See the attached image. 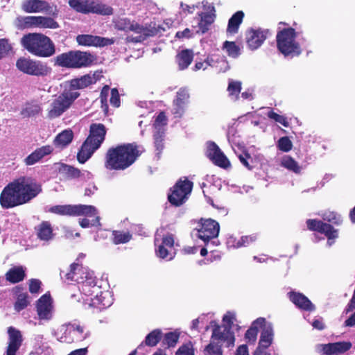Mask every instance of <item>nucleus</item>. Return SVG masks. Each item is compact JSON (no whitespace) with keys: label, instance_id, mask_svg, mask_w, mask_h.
<instances>
[{"label":"nucleus","instance_id":"8fccbe9b","mask_svg":"<svg viewBox=\"0 0 355 355\" xmlns=\"http://www.w3.org/2000/svg\"><path fill=\"white\" fill-rule=\"evenodd\" d=\"M60 172L65 175L69 178H78L80 177V171L71 166L62 164L60 168Z\"/></svg>","mask_w":355,"mask_h":355},{"label":"nucleus","instance_id":"0eeeda50","mask_svg":"<svg viewBox=\"0 0 355 355\" xmlns=\"http://www.w3.org/2000/svg\"><path fill=\"white\" fill-rule=\"evenodd\" d=\"M114 26L116 29L123 31H132L137 36H128L127 41L131 42H141L148 37L154 35L157 31L155 28H150L147 26H143L135 21H131L126 17H116L113 20Z\"/></svg>","mask_w":355,"mask_h":355},{"label":"nucleus","instance_id":"4468645a","mask_svg":"<svg viewBox=\"0 0 355 355\" xmlns=\"http://www.w3.org/2000/svg\"><path fill=\"white\" fill-rule=\"evenodd\" d=\"M49 211L62 216H92L96 214V208L92 205H55L49 209Z\"/></svg>","mask_w":355,"mask_h":355},{"label":"nucleus","instance_id":"a878e982","mask_svg":"<svg viewBox=\"0 0 355 355\" xmlns=\"http://www.w3.org/2000/svg\"><path fill=\"white\" fill-rule=\"evenodd\" d=\"M261 330L260 339L257 349L266 351L273 340V327L272 324L265 319V324Z\"/></svg>","mask_w":355,"mask_h":355},{"label":"nucleus","instance_id":"ea45409f","mask_svg":"<svg viewBox=\"0 0 355 355\" xmlns=\"http://www.w3.org/2000/svg\"><path fill=\"white\" fill-rule=\"evenodd\" d=\"M42 110L40 103L37 102H31L26 103L21 111V114L24 117L34 116Z\"/></svg>","mask_w":355,"mask_h":355},{"label":"nucleus","instance_id":"0e129e2a","mask_svg":"<svg viewBox=\"0 0 355 355\" xmlns=\"http://www.w3.org/2000/svg\"><path fill=\"white\" fill-rule=\"evenodd\" d=\"M110 88L108 86H105L101 93V100L102 103V108L105 112L107 110V97L109 94Z\"/></svg>","mask_w":355,"mask_h":355},{"label":"nucleus","instance_id":"39448f33","mask_svg":"<svg viewBox=\"0 0 355 355\" xmlns=\"http://www.w3.org/2000/svg\"><path fill=\"white\" fill-rule=\"evenodd\" d=\"M22 46L31 53L39 57H50L55 53L51 39L41 33H29L21 38Z\"/></svg>","mask_w":355,"mask_h":355},{"label":"nucleus","instance_id":"3c124183","mask_svg":"<svg viewBox=\"0 0 355 355\" xmlns=\"http://www.w3.org/2000/svg\"><path fill=\"white\" fill-rule=\"evenodd\" d=\"M167 124V118L164 112H160L155 119L154 128L155 130V132H158L159 134L163 131L164 133V127Z\"/></svg>","mask_w":355,"mask_h":355},{"label":"nucleus","instance_id":"bb28decb","mask_svg":"<svg viewBox=\"0 0 355 355\" xmlns=\"http://www.w3.org/2000/svg\"><path fill=\"white\" fill-rule=\"evenodd\" d=\"M282 25H286L284 22H279L277 27L276 36L277 46L279 52L284 56L288 55V28H282Z\"/></svg>","mask_w":355,"mask_h":355},{"label":"nucleus","instance_id":"b1692460","mask_svg":"<svg viewBox=\"0 0 355 355\" xmlns=\"http://www.w3.org/2000/svg\"><path fill=\"white\" fill-rule=\"evenodd\" d=\"M207 157L217 166L227 168L230 166V162L225 155L221 152L218 146L214 142L207 143Z\"/></svg>","mask_w":355,"mask_h":355},{"label":"nucleus","instance_id":"2eb2a0df","mask_svg":"<svg viewBox=\"0 0 355 355\" xmlns=\"http://www.w3.org/2000/svg\"><path fill=\"white\" fill-rule=\"evenodd\" d=\"M193 183L188 180H180L168 195L169 202L175 206L184 203L191 192Z\"/></svg>","mask_w":355,"mask_h":355},{"label":"nucleus","instance_id":"7c9ffc66","mask_svg":"<svg viewBox=\"0 0 355 355\" xmlns=\"http://www.w3.org/2000/svg\"><path fill=\"white\" fill-rule=\"evenodd\" d=\"M53 150L51 146L46 145L35 149L32 153L28 155L24 160L26 166L33 165L40 162L45 156L50 155Z\"/></svg>","mask_w":355,"mask_h":355},{"label":"nucleus","instance_id":"a211bd4d","mask_svg":"<svg viewBox=\"0 0 355 355\" xmlns=\"http://www.w3.org/2000/svg\"><path fill=\"white\" fill-rule=\"evenodd\" d=\"M36 312L40 320L48 322L52 320L54 314V306L53 300L49 294L46 293L37 300Z\"/></svg>","mask_w":355,"mask_h":355},{"label":"nucleus","instance_id":"09e8293b","mask_svg":"<svg viewBox=\"0 0 355 355\" xmlns=\"http://www.w3.org/2000/svg\"><path fill=\"white\" fill-rule=\"evenodd\" d=\"M196 25H194V24L192 25V28H187L182 31L177 32L175 34V37L179 39H184V38L189 39V38L193 37L195 34H199V33L202 34L201 32L197 31L198 29V22H196Z\"/></svg>","mask_w":355,"mask_h":355},{"label":"nucleus","instance_id":"aec40b11","mask_svg":"<svg viewBox=\"0 0 355 355\" xmlns=\"http://www.w3.org/2000/svg\"><path fill=\"white\" fill-rule=\"evenodd\" d=\"M211 339L226 347H233L235 342L234 333L227 327L215 324L212 331Z\"/></svg>","mask_w":355,"mask_h":355},{"label":"nucleus","instance_id":"393cba45","mask_svg":"<svg viewBox=\"0 0 355 355\" xmlns=\"http://www.w3.org/2000/svg\"><path fill=\"white\" fill-rule=\"evenodd\" d=\"M79 45L87 46H105L114 43L113 39L94 36L92 35H79L76 37Z\"/></svg>","mask_w":355,"mask_h":355},{"label":"nucleus","instance_id":"f8f14e48","mask_svg":"<svg viewBox=\"0 0 355 355\" xmlns=\"http://www.w3.org/2000/svg\"><path fill=\"white\" fill-rule=\"evenodd\" d=\"M69 6L78 12L83 13H97L101 15H111L112 9L104 4L96 2L94 0H69Z\"/></svg>","mask_w":355,"mask_h":355},{"label":"nucleus","instance_id":"680f3d73","mask_svg":"<svg viewBox=\"0 0 355 355\" xmlns=\"http://www.w3.org/2000/svg\"><path fill=\"white\" fill-rule=\"evenodd\" d=\"M267 115L268 118H270V119L283 125L285 127L288 126V122L286 121V119L283 116L279 115L272 111H268Z\"/></svg>","mask_w":355,"mask_h":355},{"label":"nucleus","instance_id":"37998d69","mask_svg":"<svg viewBox=\"0 0 355 355\" xmlns=\"http://www.w3.org/2000/svg\"><path fill=\"white\" fill-rule=\"evenodd\" d=\"M212 58L214 64H211V67L216 69L217 72H225L230 69L227 61L223 57L212 55Z\"/></svg>","mask_w":355,"mask_h":355},{"label":"nucleus","instance_id":"9d476101","mask_svg":"<svg viewBox=\"0 0 355 355\" xmlns=\"http://www.w3.org/2000/svg\"><path fill=\"white\" fill-rule=\"evenodd\" d=\"M220 226L218 222L212 219H201L197 229L196 236L202 240L208 248L218 245L215 239L218 235Z\"/></svg>","mask_w":355,"mask_h":355},{"label":"nucleus","instance_id":"338daca9","mask_svg":"<svg viewBox=\"0 0 355 355\" xmlns=\"http://www.w3.org/2000/svg\"><path fill=\"white\" fill-rule=\"evenodd\" d=\"M176 355H194L193 349L191 344H186L178 350Z\"/></svg>","mask_w":355,"mask_h":355},{"label":"nucleus","instance_id":"423d86ee","mask_svg":"<svg viewBox=\"0 0 355 355\" xmlns=\"http://www.w3.org/2000/svg\"><path fill=\"white\" fill-rule=\"evenodd\" d=\"M52 335L61 343H71L85 340L89 336V332L79 322H71L53 329Z\"/></svg>","mask_w":355,"mask_h":355},{"label":"nucleus","instance_id":"6e6d98bb","mask_svg":"<svg viewBox=\"0 0 355 355\" xmlns=\"http://www.w3.org/2000/svg\"><path fill=\"white\" fill-rule=\"evenodd\" d=\"M179 338V334L176 332H168L165 334L163 344L168 347H174Z\"/></svg>","mask_w":355,"mask_h":355},{"label":"nucleus","instance_id":"9b49d317","mask_svg":"<svg viewBox=\"0 0 355 355\" xmlns=\"http://www.w3.org/2000/svg\"><path fill=\"white\" fill-rule=\"evenodd\" d=\"M155 245L156 246V254L158 257L167 261L172 260L175 257L173 251L174 239L173 235H162V232L158 230L156 232L155 238Z\"/></svg>","mask_w":355,"mask_h":355},{"label":"nucleus","instance_id":"864d4df0","mask_svg":"<svg viewBox=\"0 0 355 355\" xmlns=\"http://www.w3.org/2000/svg\"><path fill=\"white\" fill-rule=\"evenodd\" d=\"M223 48L226 50L228 55L230 57L236 58L240 54V49L234 42H225Z\"/></svg>","mask_w":355,"mask_h":355},{"label":"nucleus","instance_id":"c9c22d12","mask_svg":"<svg viewBox=\"0 0 355 355\" xmlns=\"http://www.w3.org/2000/svg\"><path fill=\"white\" fill-rule=\"evenodd\" d=\"M244 13L242 11H237L229 19L227 32L229 34H235L238 32L239 26L243 21Z\"/></svg>","mask_w":355,"mask_h":355},{"label":"nucleus","instance_id":"5701e85b","mask_svg":"<svg viewBox=\"0 0 355 355\" xmlns=\"http://www.w3.org/2000/svg\"><path fill=\"white\" fill-rule=\"evenodd\" d=\"M101 76V72H90L80 78L71 80L69 85L73 89H82L91 85L95 84L98 80H100Z\"/></svg>","mask_w":355,"mask_h":355},{"label":"nucleus","instance_id":"13d9d810","mask_svg":"<svg viewBox=\"0 0 355 355\" xmlns=\"http://www.w3.org/2000/svg\"><path fill=\"white\" fill-rule=\"evenodd\" d=\"M324 219L327 220L329 223H331L336 225H340L343 223V218L341 216L334 211H330L324 214Z\"/></svg>","mask_w":355,"mask_h":355},{"label":"nucleus","instance_id":"c756f323","mask_svg":"<svg viewBox=\"0 0 355 355\" xmlns=\"http://www.w3.org/2000/svg\"><path fill=\"white\" fill-rule=\"evenodd\" d=\"M290 300L301 310L311 312L315 309V305L301 293L290 291Z\"/></svg>","mask_w":355,"mask_h":355},{"label":"nucleus","instance_id":"603ef678","mask_svg":"<svg viewBox=\"0 0 355 355\" xmlns=\"http://www.w3.org/2000/svg\"><path fill=\"white\" fill-rule=\"evenodd\" d=\"M29 302L28 300V294L25 293H20L17 295L16 302L14 305L15 310L17 312L24 309Z\"/></svg>","mask_w":355,"mask_h":355},{"label":"nucleus","instance_id":"a18cd8bd","mask_svg":"<svg viewBox=\"0 0 355 355\" xmlns=\"http://www.w3.org/2000/svg\"><path fill=\"white\" fill-rule=\"evenodd\" d=\"M161 337L162 331L160 329H155L146 336L144 341L145 345L150 347H154L159 343Z\"/></svg>","mask_w":355,"mask_h":355},{"label":"nucleus","instance_id":"4d7b16f0","mask_svg":"<svg viewBox=\"0 0 355 355\" xmlns=\"http://www.w3.org/2000/svg\"><path fill=\"white\" fill-rule=\"evenodd\" d=\"M236 313L234 311H227L223 317V324L222 326L227 327L231 329L236 322Z\"/></svg>","mask_w":355,"mask_h":355},{"label":"nucleus","instance_id":"774afa93","mask_svg":"<svg viewBox=\"0 0 355 355\" xmlns=\"http://www.w3.org/2000/svg\"><path fill=\"white\" fill-rule=\"evenodd\" d=\"M41 282L37 279H31L29 281V291L31 293H37L41 286Z\"/></svg>","mask_w":355,"mask_h":355},{"label":"nucleus","instance_id":"a19ab883","mask_svg":"<svg viewBox=\"0 0 355 355\" xmlns=\"http://www.w3.org/2000/svg\"><path fill=\"white\" fill-rule=\"evenodd\" d=\"M320 234H323L327 238V243L331 245L334 240L338 237V231L331 224L325 223Z\"/></svg>","mask_w":355,"mask_h":355},{"label":"nucleus","instance_id":"bf43d9fd","mask_svg":"<svg viewBox=\"0 0 355 355\" xmlns=\"http://www.w3.org/2000/svg\"><path fill=\"white\" fill-rule=\"evenodd\" d=\"M212 55L208 56L204 61H198L194 66V70H205L208 67H211L213 64Z\"/></svg>","mask_w":355,"mask_h":355},{"label":"nucleus","instance_id":"79ce46f5","mask_svg":"<svg viewBox=\"0 0 355 355\" xmlns=\"http://www.w3.org/2000/svg\"><path fill=\"white\" fill-rule=\"evenodd\" d=\"M297 33L290 27V57L298 56L301 53L300 44L295 41Z\"/></svg>","mask_w":355,"mask_h":355},{"label":"nucleus","instance_id":"20e7f679","mask_svg":"<svg viewBox=\"0 0 355 355\" xmlns=\"http://www.w3.org/2000/svg\"><path fill=\"white\" fill-rule=\"evenodd\" d=\"M196 9L200 10L197 16L193 18V23L198 22V29L197 31L205 33L216 18V10L213 3L203 0L196 4L189 5L181 2L180 4V14L188 15L193 14Z\"/></svg>","mask_w":355,"mask_h":355},{"label":"nucleus","instance_id":"4c0bfd02","mask_svg":"<svg viewBox=\"0 0 355 355\" xmlns=\"http://www.w3.org/2000/svg\"><path fill=\"white\" fill-rule=\"evenodd\" d=\"M193 57V54L191 50L185 49L180 52L176 57V61L180 69L183 70L187 68L191 63Z\"/></svg>","mask_w":355,"mask_h":355},{"label":"nucleus","instance_id":"412c9836","mask_svg":"<svg viewBox=\"0 0 355 355\" xmlns=\"http://www.w3.org/2000/svg\"><path fill=\"white\" fill-rule=\"evenodd\" d=\"M21 8L28 13L45 12L53 16L58 14L56 8L53 10L46 1L42 0H26L22 3Z\"/></svg>","mask_w":355,"mask_h":355},{"label":"nucleus","instance_id":"c03bdc74","mask_svg":"<svg viewBox=\"0 0 355 355\" xmlns=\"http://www.w3.org/2000/svg\"><path fill=\"white\" fill-rule=\"evenodd\" d=\"M241 89V83L240 81H236L233 80H229L227 92L229 96L233 101L238 99L239 94Z\"/></svg>","mask_w":355,"mask_h":355},{"label":"nucleus","instance_id":"f03ea898","mask_svg":"<svg viewBox=\"0 0 355 355\" xmlns=\"http://www.w3.org/2000/svg\"><path fill=\"white\" fill-rule=\"evenodd\" d=\"M42 191L41 186L30 178H21L8 184L0 196L3 208H10L28 202Z\"/></svg>","mask_w":355,"mask_h":355},{"label":"nucleus","instance_id":"58836bf2","mask_svg":"<svg viewBox=\"0 0 355 355\" xmlns=\"http://www.w3.org/2000/svg\"><path fill=\"white\" fill-rule=\"evenodd\" d=\"M37 237L43 241H49L53 239V230L49 223L43 222L37 227Z\"/></svg>","mask_w":355,"mask_h":355},{"label":"nucleus","instance_id":"4be33fe9","mask_svg":"<svg viewBox=\"0 0 355 355\" xmlns=\"http://www.w3.org/2000/svg\"><path fill=\"white\" fill-rule=\"evenodd\" d=\"M8 340L6 355H16L23 342L21 332L13 327H10L8 329Z\"/></svg>","mask_w":355,"mask_h":355},{"label":"nucleus","instance_id":"ddd939ff","mask_svg":"<svg viewBox=\"0 0 355 355\" xmlns=\"http://www.w3.org/2000/svg\"><path fill=\"white\" fill-rule=\"evenodd\" d=\"M17 68L21 72L35 76H44L50 73V68L40 61L20 58L16 62Z\"/></svg>","mask_w":355,"mask_h":355},{"label":"nucleus","instance_id":"f257e3e1","mask_svg":"<svg viewBox=\"0 0 355 355\" xmlns=\"http://www.w3.org/2000/svg\"><path fill=\"white\" fill-rule=\"evenodd\" d=\"M65 277L80 285L79 291L85 308L102 310L112 304L113 298L110 293L101 291V287L96 285L94 272L88 268L78 263H73Z\"/></svg>","mask_w":355,"mask_h":355},{"label":"nucleus","instance_id":"c85d7f7f","mask_svg":"<svg viewBox=\"0 0 355 355\" xmlns=\"http://www.w3.org/2000/svg\"><path fill=\"white\" fill-rule=\"evenodd\" d=\"M352 346L349 341L336 342L324 345L322 351L325 355H338L349 351Z\"/></svg>","mask_w":355,"mask_h":355},{"label":"nucleus","instance_id":"dca6fc26","mask_svg":"<svg viewBox=\"0 0 355 355\" xmlns=\"http://www.w3.org/2000/svg\"><path fill=\"white\" fill-rule=\"evenodd\" d=\"M24 28L57 29L60 27L53 18L44 16H26L19 20Z\"/></svg>","mask_w":355,"mask_h":355},{"label":"nucleus","instance_id":"72a5a7b5","mask_svg":"<svg viewBox=\"0 0 355 355\" xmlns=\"http://www.w3.org/2000/svg\"><path fill=\"white\" fill-rule=\"evenodd\" d=\"M98 148V147H95L94 144L88 142V141L86 140L78 153L77 159L78 162L81 164H84L91 157L94 151Z\"/></svg>","mask_w":355,"mask_h":355},{"label":"nucleus","instance_id":"49530a36","mask_svg":"<svg viewBox=\"0 0 355 355\" xmlns=\"http://www.w3.org/2000/svg\"><path fill=\"white\" fill-rule=\"evenodd\" d=\"M112 236L113 242L115 244L125 243L132 238V235L128 232L124 231H114Z\"/></svg>","mask_w":355,"mask_h":355},{"label":"nucleus","instance_id":"69168bd1","mask_svg":"<svg viewBox=\"0 0 355 355\" xmlns=\"http://www.w3.org/2000/svg\"><path fill=\"white\" fill-rule=\"evenodd\" d=\"M111 105L115 107H118L120 105V98L119 92L116 88H113L111 90V97L110 99Z\"/></svg>","mask_w":355,"mask_h":355},{"label":"nucleus","instance_id":"f3484780","mask_svg":"<svg viewBox=\"0 0 355 355\" xmlns=\"http://www.w3.org/2000/svg\"><path fill=\"white\" fill-rule=\"evenodd\" d=\"M271 35L269 29L261 28H251L246 31L245 39L248 48L254 51L259 49Z\"/></svg>","mask_w":355,"mask_h":355},{"label":"nucleus","instance_id":"6ab92c4d","mask_svg":"<svg viewBox=\"0 0 355 355\" xmlns=\"http://www.w3.org/2000/svg\"><path fill=\"white\" fill-rule=\"evenodd\" d=\"M189 103V94L185 88L180 89L173 101L171 112L175 118H181L184 114Z\"/></svg>","mask_w":355,"mask_h":355},{"label":"nucleus","instance_id":"de8ad7c7","mask_svg":"<svg viewBox=\"0 0 355 355\" xmlns=\"http://www.w3.org/2000/svg\"><path fill=\"white\" fill-rule=\"evenodd\" d=\"M221 346L217 341H214L211 338V341L205 349V355H222Z\"/></svg>","mask_w":355,"mask_h":355},{"label":"nucleus","instance_id":"473e14b6","mask_svg":"<svg viewBox=\"0 0 355 355\" xmlns=\"http://www.w3.org/2000/svg\"><path fill=\"white\" fill-rule=\"evenodd\" d=\"M277 155L276 157L282 159V165L286 168H288V161L285 159L287 155H284V153L288 152V137H281L277 142Z\"/></svg>","mask_w":355,"mask_h":355},{"label":"nucleus","instance_id":"e433bc0d","mask_svg":"<svg viewBox=\"0 0 355 355\" xmlns=\"http://www.w3.org/2000/svg\"><path fill=\"white\" fill-rule=\"evenodd\" d=\"M73 137V134L72 130L67 129L62 131L55 137L53 143L57 147L64 148L71 142Z\"/></svg>","mask_w":355,"mask_h":355},{"label":"nucleus","instance_id":"052dcab7","mask_svg":"<svg viewBox=\"0 0 355 355\" xmlns=\"http://www.w3.org/2000/svg\"><path fill=\"white\" fill-rule=\"evenodd\" d=\"M96 215H97V211L96 210L95 215H93V216L95 217L94 219H92L91 221L87 218L81 219L79 221L80 225L83 228H87L91 226L99 225H100L99 218ZM91 217H92V216Z\"/></svg>","mask_w":355,"mask_h":355},{"label":"nucleus","instance_id":"7ed1b4c3","mask_svg":"<svg viewBox=\"0 0 355 355\" xmlns=\"http://www.w3.org/2000/svg\"><path fill=\"white\" fill-rule=\"evenodd\" d=\"M139 152L136 146L128 144L108 150L105 167L109 170H124L132 165Z\"/></svg>","mask_w":355,"mask_h":355},{"label":"nucleus","instance_id":"1a4fd4ad","mask_svg":"<svg viewBox=\"0 0 355 355\" xmlns=\"http://www.w3.org/2000/svg\"><path fill=\"white\" fill-rule=\"evenodd\" d=\"M78 96V92H64L50 103L47 110V116L49 119H55L61 116Z\"/></svg>","mask_w":355,"mask_h":355},{"label":"nucleus","instance_id":"6e6552de","mask_svg":"<svg viewBox=\"0 0 355 355\" xmlns=\"http://www.w3.org/2000/svg\"><path fill=\"white\" fill-rule=\"evenodd\" d=\"M93 62L92 55L80 51H70L58 55L55 63L60 67L69 69H80L87 67Z\"/></svg>","mask_w":355,"mask_h":355},{"label":"nucleus","instance_id":"cd10ccee","mask_svg":"<svg viewBox=\"0 0 355 355\" xmlns=\"http://www.w3.org/2000/svg\"><path fill=\"white\" fill-rule=\"evenodd\" d=\"M106 130L101 123H94L90 126V134L86 140L94 144L95 147H100L105 139Z\"/></svg>","mask_w":355,"mask_h":355},{"label":"nucleus","instance_id":"5fc2aeb1","mask_svg":"<svg viewBox=\"0 0 355 355\" xmlns=\"http://www.w3.org/2000/svg\"><path fill=\"white\" fill-rule=\"evenodd\" d=\"M307 228L311 231L321 232L325 223L317 219H308L306 222Z\"/></svg>","mask_w":355,"mask_h":355},{"label":"nucleus","instance_id":"e2e57ef3","mask_svg":"<svg viewBox=\"0 0 355 355\" xmlns=\"http://www.w3.org/2000/svg\"><path fill=\"white\" fill-rule=\"evenodd\" d=\"M12 49V46L6 39H0V59L4 57Z\"/></svg>","mask_w":355,"mask_h":355},{"label":"nucleus","instance_id":"2f4dec72","mask_svg":"<svg viewBox=\"0 0 355 355\" xmlns=\"http://www.w3.org/2000/svg\"><path fill=\"white\" fill-rule=\"evenodd\" d=\"M264 324L265 318L261 317L258 318L252 322L250 327L248 329L245 335V338L248 343L254 344L256 342L259 329H261Z\"/></svg>","mask_w":355,"mask_h":355},{"label":"nucleus","instance_id":"f704fd0d","mask_svg":"<svg viewBox=\"0 0 355 355\" xmlns=\"http://www.w3.org/2000/svg\"><path fill=\"white\" fill-rule=\"evenodd\" d=\"M6 277L11 283L19 282L25 277V268L22 266L13 267L6 272Z\"/></svg>","mask_w":355,"mask_h":355}]
</instances>
